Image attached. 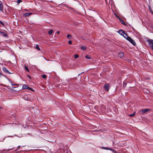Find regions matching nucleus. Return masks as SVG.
<instances>
[{
	"mask_svg": "<svg viewBox=\"0 0 153 153\" xmlns=\"http://www.w3.org/2000/svg\"><path fill=\"white\" fill-rule=\"evenodd\" d=\"M25 68L26 70H27L28 71H29V69H28V68L26 66H25Z\"/></svg>",
	"mask_w": 153,
	"mask_h": 153,
	"instance_id": "obj_26",
	"label": "nucleus"
},
{
	"mask_svg": "<svg viewBox=\"0 0 153 153\" xmlns=\"http://www.w3.org/2000/svg\"><path fill=\"white\" fill-rule=\"evenodd\" d=\"M32 14V13H25V14H24V16H29L31 15Z\"/></svg>",
	"mask_w": 153,
	"mask_h": 153,
	"instance_id": "obj_11",
	"label": "nucleus"
},
{
	"mask_svg": "<svg viewBox=\"0 0 153 153\" xmlns=\"http://www.w3.org/2000/svg\"><path fill=\"white\" fill-rule=\"evenodd\" d=\"M100 109L102 113H104L106 110L105 107L104 105H101Z\"/></svg>",
	"mask_w": 153,
	"mask_h": 153,
	"instance_id": "obj_3",
	"label": "nucleus"
},
{
	"mask_svg": "<svg viewBox=\"0 0 153 153\" xmlns=\"http://www.w3.org/2000/svg\"><path fill=\"white\" fill-rule=\"evenodd\" d=\"M22 89H28L30 90L31 91H33V90L31 88L29 87L27 85L25 84H24L23 85L22 87Z\"/></svg>",
	"mask_w": 153,
	"mask_h": 153,
	"instance_id": "obj_4",
	"label": "nucleus"
},
{
	"mask_svg": "<svg viewBox=\"0 0 153 153\" xmlns=\"http://www.w3.org/2000/svg\"><path fill=\"white\" fill-rule=\"evenodd\" d=\"M112 152H114V153H117V151H116V150L114 149L113 150H112Z\"/></svg>",
	"mask_w": 153,
	"mask_h": 153,
	"instance_id": "obj_27",
	"label": "nucleus"
},
{
	"mask_svg": "<svg viewBox=\"0 0 153 153\" xmlns=\"http://www.w3.org/2000/svg\"><path fill=\"white\" fill-rule=\"evenodd\" d=\"M28 77H29L30 78H30V76H28Z\"/></svg>",
	"mask_w": 153,
	"mask_h": 153,
	"instance_id": "obj_36",
	"label": "nucleus"
},
{
	"mask_svg": "<svg viewBox=\"0 0 153 153\" xmlns=\"http://www.w3.org/2000/svg\"><path fill=\"white\" fill-rule=\"evenodd\" d=\"M20 147V146H18V149Z\"/></svg>",
	"mask_w": 153,
	"mask_h": 153,
	"instance_id": "obj_34",
	"label": "nucleus"
},
{
	"mask_svg": "<svg viewBox=\"0 0 153 153\" xmlns=\"http://www.w3.org/2000/svg\"><path fill=\"white\" fill-rule=\"evenodd\" d=\"M3 4L1 1H0V11H3Z\"/></svg>",
	"mask_w": 153,
	"mask_h": 153,
	"instance_id": "obj_7",
	"label": "nucleus"
},
{
	"mask_svg": "<svg viewBox=\"0 0 153 153\" xmlns=\"http://www.w3.org/2000/svg\"><path fill=\"white\" fill-rule=\"evenodd\" d=\"M127 40L128 41L131 43L133 44L134 46L136 45V43L130 37H127Z\"/></svg>",
	"mask_w": 153,
	"mask_h": 153,
	"instance_id": "obj_2",
	"label": "nucleus"
},
{
	"mask_svg": "<svg viewBox=\"0 0 153 153\" xmlns=\"http://www.w3.org/2000/svg\"><path fill=\"white\" fill-rule=\"evenodd\" d=\"M110 87L108 84H105V86L104 87V88L105 90L107 91L108 90L109 88Z\"/></svg>",
	"mask_w": 153,
	"mask_h": 153,
	"instance_id": "obj_5",
	"label": "nucleus"
},
{
	"mask_svg": "<svg viewBox=\"0 0 153 153\" xmlns=\"http://www.w3.org/2000/svg\"><path fill=\"white\" fill-rule=\"evenodd\" d=\"M79 57V56L78 55L76 54L74 55V58L75 59H76L78 58Z\"/></svg>",
	"mask_w": 153,
	"mask_h": 153,
	"instance_id": "obj_24",
	"label": "nucleus"
},
{
	"mask_svg": "<svg viewBox=\"0 0 153 153\" xmlns=\"http://www.w3.org/2000/svg\"><path fill=\"white\" fill-rule=\"evenodd\" d=\"M53 32V30H51L48 31V33L49 34L51 35L52 33Z\"/></svg>",
	"mask_w": 153,
	"mask_h": 153,
	"instance_id": "obj_17",
	"label": "nucleus"
},
{
	"mask_svg": "<svg viewBox=\"0 0 153 153\" xmlns=\"http://www.w3.org/2000/svg\"><path fill=\"white\" fill-rule=\"evenodd\" d=\"M1 76V74L0 72V76Z\"/></svg>",
	"mask_w": 153,
	"mask_h": 153,
	"instance_id": "obj_35",
	"label": "nucleus"
},
{
	"mask_svg": "<svg viewBox=\"0 0 153 153\" xmlns=\"http://www.w3.org/2000/svg\"><path fill=\"white\" fill-rule=\"evenodd\" d=\"M135 114V112H134L132 114L129 115V116L130 117H132L134 116Z\"/></svg>",
	"mask_w": 153,
	"mask_h": 153,
	"instance_id": "obj_21",
	"label": "nucleus"
},
{
	"mask_svg": "<svg viewBox=\"0 0 153 153\" xmlns=\"http://www.w3.org/2000/svg\"><path fill=\"white\" fill-rule=\"evenodd\" d=\"M147 41L149 43V46L153 51V40L152 39H149L147 40Z\"/></svg>",
	"mask_w": 153,
	"mask_h": 153,
	"instance_id": "obj_1",
	"label": "nucleus"
},
{
	"mask_svg": "<svg viewBox=\"0 0 153 153\" xmlns=\"http://www.w3.org/2000/svg\"><path fill=\"white\" fill-rule=\"evenodd\" d=\"M86 48L84 46H82L81 47V49L83 50H85L86 49Z\"/></svg>",
	"mask_w": 153,
	"mask_h": 153,
	"instance_id": "obj_19",
	"label": "nucleus"
},
{
	"mask_svg": "<svg viewBox=\"0 0 153 153\" xmlns=\"http://www.w3.org/2000/svg\"><path fill=\"white\" fill-rule=\"evenodd\" d=\"M59 31H58L57 32V34H59Z\"/></svg>",
	"mask_w": 153,
	"mask_h": 153,
	"instance_id": "obj_33",
	"label": "nucleus"
},
{
	"mask_svg": "<svg viewBox=\"0 0 153 153\" xmlns=\"http://www.w3.org/2000/svg\"><path fill=\"white\" fill-rule=\"evenodd\" d=\"M80 74H79L78 76H79Z\"/></svg>",
	"mask_w": 153,
	"mask_h": 153,
	"instance_id": "obj_37",
	"label": "nucleus"
},
{
	"mask_svg": "<svg viewBox=\"0 0 153 153\" xmlns=\"http://www.w3.org/2000/svg\"><path fill=\"white\" fill-rule=\"evenodd\" d=\"M68 44H71L72 43V42L71 40H70L68 42Z\"/></svg>",
	"mask_w": 153,
	"mask_h": 153,
	"instance_id": "obj_28",
	"label": "nucleus"
},
{
	"mask_svg": "<svg viewBox=\"0 0 153 153\" xmlns=\"http://www.w3.org/2000/svg\"><path fill=\"white\" fill-rule=\"evenodd\" d=\"M124 56V54L123 53H120L119 54L118 56L120 58L123 57Z\"/></svg>",
	"mask_w": 153,
	"mask_h": 153,
	"instance_id": "obj_12",
	"label": "nucleus"
},
{
	"mask_svg": "<svg viewBox=\"0 0 153 153\" xmlns=\"http://www.w3.org/2000/svg\"><path fill=\"white\" fill-rule=\"evenodd\" d=\"M85 57L87 59H91V58L90 56L88 55H87L85 56Z\"/></svg>",
	"mask_w": 153,
	"mask_h": 153,
	"instance_id": "obj_20",
	"label": "nucleus"
},
{
	"mask_svg": "<svg viewBox=\"0 0 153 153\" xmlns=\"http://www.w3.org/2000/svg\"><path fill=\"white\" fill-rule=\"evenodd\" d=\"M67 37L69 39H71L72 38V36L71 35L68 34L67 35Z\"/></svg>",
	"mask_w": 153,
	"mask_h": 153,
	"instance_id": "obj_16",
	"label": "nucleus"
},
{
	"mask_svg": "<svg viewBox=\"0 0 153 153\" xmlns=\"http://www.w3.org/2000/svg\"><path fill=\"white\" fill-rule=\"evenodd\" d=\"M25 100H26V98L25 99Z\"/></svg>",
	"mask_w": 153,
	"mask_h": 153,
	"instance_id": "obj_38",
	"label": "nucleus"
},
{
	"mask_svg": "<svg viewBox=\"0 0 153 153\" xmlns=\"http://www.w3.org/2000/svg\"><path fill=\"white\" fill-rule=\"evenodd\" d=\"M102 148L103 149H106V150H109V148H108L107 147H102Z\"/></svg>",
	"mask_w": 153,
	"mask_h": 153,
	"instance_id": "obj_18",
	"label": "nucleus"
},
{
	"mask_svg": "<svg viewBox=\"0 0 153 153\" xmlns=\"http://www.w3.org/2000/svg\"><path fill=\"white\" fill-rule=\"evenodd\" d=\"M11 85H12V86H14V85H16V84H13V83H12V84H11Z\"/></svg>",
	"mask_w": 153,
	"mask_h": 153,
	"instance_id": "obj_32",
	"label": "nucleus"
},
{
	"mask_svg": "<svg viewBox=\"0 0 153 153\" xmlns=\"http://www.w3.org/2000/svg\"><path fill=\"white\" fill-rule=\"evenodd\" d=\"M113 149H112V148H109V150H111V151H112V150H113Z\"/></svg>",
	"mask_w": 153,
	"mask_h": 153,
	"instance_id": "obj_30",
	"label": "nucleus"
},
{
	"mask_svg": "<svg viewBox=\"0 0 153 153\" xmlns=\"http://www.w3.org/2000/svg\"><path fill=\"white\" fill-rule=\"evenodd\" d=\"M42 77L43 78L45 79L46 77V76L45 74H43L42 75Z\"/></svg>",
	"mask_w": 153,
	"mask_h": 153,
	"instance_id": "obj_23",
	"label": "nucleus"
},
{
	"mask_svg": "<svg viewBox=\"0 0 153 153\" xmlns=\"http://www.w3.org/2000/svg\"><path fill=\"white\" fill-rule=\"evenodd\" d=\"M119 19L120 21V22H121V23L123 25H126V23L124 22V21L122 19H120V18H119Z\"/></svg>",
	"mask_w": 153,
	"mask_h": 153,
	"instance_id": "obj_13",
	"label": "nucleus"
},
{
	"mask_svg": "<svg viewBox=\"0 0 153 153\" xmlns=\"http://www.w3.org/2000/svg\"><path fill=\"white\" fill-rule=\"evenodd\" d=\"M122 36H123L127 40V37H129L127 35L126 33H125L123 34V35Z\"/></svg>",
	"mask_w": 153,
	"mask_h": 153,
	"instance_id": "obj_14",
	"label": "nucleus"
},
{
	"mask_svg": "<svg viewBox=\"0 0 153 153\" xmlns=\"http://www.w3.org/2000/svg\"><path fill=\"white\" fill-rule=\"evenodd\" d=\"M36 48L38 51H39L40 50V48H39L38 45H36Z\"/></svg>",
	"mask_w": 153,
	"mask_h": 153,
	"instance_id": "obj_15",
	"label": "nucleus"
},
{
	"mask_svg": "<svg viewBox=\"0 0 153 153\" xmlns=\"http://www.w3.org/2000/svg\"><path fill=\"white\" fill-rule=\"evenodd\" d=\"M118 33L121 35L123 36L125 33L124 30H120L118 31Z\"/></svg>",
	"mask_w": 153,
	"mask_h": 153,
	"instance_id": "obj_8",
	"label": "nucleus"
},
{
	"mask_svg": "<svg viewBox=\"0 0 153 153\" xmlns=\"http://www.w3.org/2000/svg\"><path fill=\"white\" fill-rule=\"evenodd\" d=\"M0 23L2 25H3V26L4 25V23H3L1 21H0Z\"/></svg>",
	"mask_w": 153,
	"mask_h": 153,
	"instance_id": "obj_29",
	"label": "nucleus"
},
{
	"mask_svg": "<svg viewBox=\"0 0 153 153\" xmlns=\"http://www.w3.org/2000/svg\"><path fill=\"white\" fill-rule=\"evenodd\" d=\"M3 70L4 72L6 73H7L9 74H12L11 73H10L5 67L3 68Z\"/></svg>",
	"mask_w": 153,
	"mask_h": 153,
	"instance_id": "obj_9",
	"label": "nucleus"
},
{
	"mask_svg": "<svg viewBox=\"0 0 153 153\" xmlns=\"http://www.w3.org/2000/svg\"><path fill=\"white\" fill-rule=\"evenodd\" d=\"M150 111V110L148 109H143L141 111L142 113H146Z\"/></svg>",
	"mask_w": 153,
	"mask_h": 153,
	"instance_id": "obj_10",
	"label": "nucleus"
},
{
	"mask_svg": "<svg viewBox=\"0 0 153 153\" xmlns=\"http://www.w3.org/2000/svg\"><path fill=\"white\" fill-rule=\"evenodd\" d=\"M22 1L21 0H17V2L18 4H19Z\"/></svg>",
	"mask_w": 153,
	"mask_h": 153,
	"instance_id": "obj_25",
	"label": "nucleus"
},
{
	"mask_svg": "<svg viewBox=\"0 0 153 153\" xmlns=\"http://www.w3.org/2000/svg\"><path fill=\"white\" fill-rule=\"evenodd\" d=\"M150 11L151 13H153L151 9H150Z\"/></svg>",
	"mask_w": 153,
	"mask_h": 153,
	"instance_id": "obj_31",
	"label": "nucleus"
},
{
	"mask_svg": "<svg viewBox=\"0 0 153 153\" xmlns=\"http://www.w3.org/2000/svg\"><path fill=\"white\" fill-rule=\"evenodd\" d=\"M126 85V81H124L123 82V87H125Z\"/></svg>",
	"mask_w": 153,
	"mask_h": 153,
	"instance_id": "obj_22",
	"label": "nucleus"
},
{
	"mask_svg": "<svg viewBox=\"0 0 153 153\" xmlns=\"http://www.w3.org/2000/svg\"><path fill=\"white\" fill-rule=\"evenodd\" d=\"M0 33L1 34V35L5 37H8L7 34L5 32L0 31Z\"/></svg>",
	"mask_w": 153,
	"mask_h": 153,
	"instance_id": "obj_6",
	"label": "nucleus"
}]
</instances>
